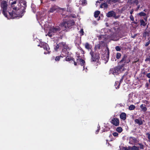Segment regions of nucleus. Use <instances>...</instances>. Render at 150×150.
Returning <instances> with one entry per match:
<instances>
[{
    "mask_svg": "<svg viewBox=\"0 0 150 150\" xmlns=\"http://www.w3.org/2000/svg\"><path fill=\"white\" fill-rule=\"evenodd\" d=\"M11 7L13 9L11 11L8 12V18L11 19H14L17 17H21V11L19 8L17 7L16 1L11 3Z\"/></svg>",
    "mask_w": 150,
    "mask_h": 150,
    "instance_id": "f257e3e1",
    "label": "nucleus"
},
{
    "mask_svg": "<svg viewBox=\"0 0 150 150\" xmlns=\"http://www.w3.org/2000/svg\"><path fill=\"white\" fill-rule=\"evenodd\" d=\"M8 5L6 1H3L1 2V7L2 10V13L5 17L8 19L10 18H8V11H7Z\"/></svg>",
    "mask_w": 150,
    "mask_h": 150,
    "instance_id": "f03ea898",
    "label": "nucleus"
},
{
    "mask_svg": "<svg viewBox=\"0 0 150 150\" xmlns=\"http://www.w3.org/2000/svg\"><path fill=\"white\" fill-rule=\"evenodd\" d=\"M90 54L91 56V62H96L97 63H100L99 59L100 58V54L97 52L94 53L92 50H91Z\"/></svg>",
    "mask_w": 150,
    "mask_h": 150,
    "instance_id": "7ed1b4c3",
    "label": "nucleus"
},
{
    "mask_svg": "<svg viewBox=\"0 0 150 150\" xmlns=\"http://www.w3.org/2000/svg\"><path fill=\"white\" fill-rule=\"evenodd\" d=\"M75 24V23L73 20H70L63 21L62 25L66 29H71Z\"/></svg>",
    "mask_w": 150,
    "mask_h": 150,
    "instance_id": "20e7f679",
    "label": "nucleus"
},
{
    "mask_svg": "<svg viewBox=\"0 0 150 150\" xmlns=\"http://www.w3.org/2000/svg\"><path fill=\"white\" fill-rule=\"evenodd\" d=\"M61 30L60 27L58 26L51 27L49 29V31L47 34L50 37H51L54 35V33L57 32H59Z\"/></svg>",
    "mask_w": 150,
    "mask_h": 150,
    "instance_id": "39448f33",
    "label": "nucleus"
},
{
    "mask_svg": "<svg viewBox=\"0 0 150 150\" xmlns=\"http://www.w3.org/2000/svg\"><path fill=\"white\" fill-rule=\"evenodd\" d=\"M130 61L129 58L127 57V55L124 54L122 57V59L119 62V63L122 64L121 67H123L125 65L128 63Z\"/></svg>",
    "mask_w": 150,
    "mask_h": 150,
    "instance_id": "423d86ee",
    "label": "nucleus"
},
{
    "mask_svg": "<svg viewBox=\"0 0 150 150\" xmlns=\"http://www.w3.org/2000/svg\"><path fill=\"white\" fill-rule=\"evenodd\" d=\"M120 69L121 67L119 66L110 69L109 71V74H112L114 75H118L120 72Z\"/></svg>",
    "mask_w": 150,
    "mask_h": 150,
    "instance_id": "0eeeda50",
    "label": "nucleus"
},
{
    "mask_svg": "<svg viewBox=\"0 0 150 150\" xmlns=\"http://www.w3.org/2000/svg\"><path fill=\"white\" fill-rule=\"evenodd\" d=\"M41 47H43V49L46 51L44 52V54H47L50 53L51 52L50 49L49 47L48 44L45 43H42L40 46Z\"/></svg>",
    "mask_w": 150,
    "mask_h": 150,
    "instance_id": "6e6552de",
    "label": "nucleus"
},
{
    "mask_svg": "<svg viewBox=\"0 0 150 150\" xmlns=\"http://www.w3.org/2000/svg\"><path fill=\"white\" fill-rule=\"evenodd\" d=\"M110 122L113 125L116 126H119L120 124L119 120L117 118H113L111 120Z\"/></svg>",
    "mask_w": 150,
    "mask_h": 150,
    "instance_id": "1a4fd4ad",
    "label": "nucleus"
},
{
    "mask_svg": "<svg viewBox=\"0 0 150 150\" xmlns=\"http://www.w3.org/2000/svg\"><path fill=\"white\" fill-rule=\"evenodd\" d=\"M106 16L108 18L113 17L115 18H117L116 16L115 12L113 11H111L108 12L106 14Z\"/></svg>",
    "mask_w": 150,
    "mask_h": 150,
    "instance_id": "9d476101",
    "label": "nucleus"
},
{
    "mask_svg": "<svg viewBox=\"0 0 150 150\" xmlns=\"http://www.w3.org/2000/svg\"><path fill=\"white\" fill-rule=\"evenodd\" d=\"M61 9V8H60L59 7L56 5L52 6L50 8V10L48 11V12L49 13H52L55 11Z\"/></svg>",
    "mask_w": 150,
    "mask_h": 150,
    "instance_id": "9b49d317",
    "label": "nucleus"
},
{
    "mask_svg": "<svg viewBox=\"0 0 150 150\" xmlns=\"http://www.w3.org/2000/svg\"><path fill=\"white\" fill-rule=\"evenodd\" d=\"M22 3L24 6H22L21 7L22 11H20V12L21 13V17L23 16L24 13L25 12V10L27 7L26 3L25 1H24Z\"/></svg>",
    "mask_w": 150,
    "mask_h": 150,
    "instance_id": "f8f14e48",
    "label": "nucleus"
},
{
    "mask_svg": "<svg viewBox=\"0 0 150 150\" xmlns=\"http://www.w3.org/2000/svg\"><path fill=\"white\" fill-rule=\"evenodd\" d=\"M66 57L65 60L66 61H70L72 60L74 62V63L75 66L77 65V62H76L74 58L72 57L69 56L68 55H67V56H66Z\"/></svg>",
    "mask_w": 150,
    "mask_h": 150,
    "instance_id": "ddd939ff",
    "label": "nucleus"
},
{
    "mask_svg": "<svg viewBox=\"0 0 150 150\" xmlns=\"http://www.w3.org/2000/svg\"><path fill=\"white\" fill-rule=\"evenodd\" d=\"M60 44V45H61V48L63 47L62 49L68 50H70V48H69V47H68V45L66 44L65 42H61Z\"/></svg>",
    "mask_w": 150,
    "mask_h": 150,
    "instance_id": "4468645a",
    "label": "nucleus"
},
{
    "mask_svg": "<svg viewBox=\"0 0 150 150\" xmlns=\"http://www.w3.org/2000/svg\"><path fill=\"white\" fill-rule=\"evenodd\" d=\"M68 50L62 49L61 52V55L63 57L66 56L67 55H69V52L67 51Z\"/></svg>",
    "mask_w": 150,
    "mask_h": 150,
    "instance_id": "2eb2a0df",
    "label": "nucleus"
},
{
    "mask_svg": "<svg viewBox=\"0 0 150 150\" xmlns=\"http://www.w3.org/2000/svg\"><path fill=\"white\" fill-rule=\"evenodd\" d=\"M134 122L136 124H138L139 125H141L143 123L142 119L141 118L136 119L134 120Z\"/></svg>",
    "mask_w": 150,
    "mask_h": 150,
    "instance_id": "dca6fc26",
    "label": "nucleus"
},
{
    "mask_svg": "<svg viewBox=\"0 0 150 150\" xmlns=\"http://www.w3.org/2000/svg\"><path fill=\"white\" fill-rule=\"evenodd\" d=\"M140 108H141L142 110L144 112H145L147 110L146 105L144 104H141L140 106Z\"/></svg>",
    "mask_w": 150,
    "mask_h": 150,
    "instance_id": "f3484780",
    "label": "nucleus"
},
{
    "mask_svg": "<svg viewBox=\"0 0 150 150\" xmlns=\"http://www.w3.org/2000/svg\"><path fill=\"white\" fill-rule=\"evenodd\" d=\"M120 118L123 120H125L126 118V114L125 112H122L120 115Z\"/></svg>",
    "mask_w": 150,
    "mask_h": 150,
    "instance_id": "a211bd4d",
    "label": "nucleus"
},
{
    "mask_svg": "<svg viewBox=\"0 0 150 150\" xmlns=\"http://www.w3.org/2000/svg\"><path fill=\"white\" fill-rule=\"evenodd\" d=\"M108 5L106 3H104L101 4L100 6V8H104V9L107 8H108Z\"/></svg>",
    "mask_w": 150,
    "mask_h": 150,
    "instance_id": "6ab92c4d",
    "label": "nucleus"
},
{
    "mask_svg": "<svg viewBox=\"0 0 150 150\" xmlns=\"http://www.w3.org/2000/svg\"><path fill=\"white\" fill-rule=\"evenodd\" d=\"M60 42L58 44L57 43V45L54 46V49L55 51H57L58 49L60 48H61V45H60Z\"/></svg>",
    "mask_w": 150,
    "mask_h": 150,
    "instance_id": "aec40b11",
    "label": "nucleus"
},
{
    "mask_svg": "<svg viewBox=\"0 0 150 150\" xmlns=\"http://www.w3.org/2000/svg\"><path fill=\"white\" fill-rule=\"evenodd\" d=\"M120 85V83H119L118 81H115V86L116 89H117L119 88Z\"/></svg>",
    "mask_w": 150,
    "mask_h": 150,
    "instance_id": "412c9836",
    "label": "nucleus"
},
{
    "mask_svg": "<svg viewBox=\"0 0 150 150\" xmlns=\"http://www.w3.org/2000/svg\"><path fill=\"white\" fill-rule=\"evenodd\" d=\"M61 58H62L63 57L61 55L59 56H57L55 57V60L56 62H59L60 61Z\"/></svg>",
    "mask_w": 150,
    "mask_h": 150,
    "instance_id": "4be33fe9",
    "label": "nucleus"
},
{
    "mask_svg": "<svg viewBox=\"0 0 150 150\" xmlns=\"http://www.w3.org/2000/svg\"><path fill=\"white\" fill-rule=\"evenodd\" d=\"M80 64L81 66H83V67L84 68V66L85 65V61L82 59H81V60H80Z\"/></svg>",
    "mask_w": 150,
    "mask_h": 150,
    "instance_id": "5701e85b",
    "label": "nucleus"
},
{
    "mask_svg": "<svg viewBox=\"0 0 150 150\" xmlns=\"http://www.w3.org/2000/svg\"><path fill=\"white\" fill-rule=\"evenodd\" d=\"M140 22L141 26L143 25L144 26H145L146 25V23H145L143 19L140 20Z\"/></svg>",
    "mask_w": 150,
    "mask_h": 150,
    "instance_id": "b1692460",
    "label": "nucleus"
},
{
    "mask_svg": "<svg viewBox=\"0 0 150 150\" xmlns=\"http://www.w3.org/2000/svg\"><path fill=\"white\" fill-rule=\"evenodd\" d=\"M100 13V12L99 11H96L94 13V16L96 18L98 17Z\"/></svg>",
    "mask_w": 150,
    "mask_h": 150,
    "instance_id": "393cba45",
    "label": "nucleus"
},
{
    "mask_svg": "<svg viewBox=\"0 0 150 150\" xmlns=\"http://www.w3.org/2000/svg\"><path fill=\"white\" fill-rule=\"evenodd\" d=\"M85 47L86 49L88 50L91 49V47L88 42H86L85 43Z\"/></svg>",
    "mask_w": 150,
    "mask_h": 150,
    "instance_id": "a878e982",
    "label": "nucleus"
},
{
    "mask_svg": "<svg viewBox=\"0 0 150 150\" xmlns=\"http://www.w3.org/2000/svg\"><path fill=\"white\" fill-rule=\"evenodd\" d=\"M130 142H131V143L136 142V138L134 137H130L129 138Z\"/></svg>",
    "mask_w": 150,
    "mask_h": 150,
    "instance_id": "bb28decb",
    "label": "nucleus"
},
{
    "mask_svg": "<svg viewBox=\"0 0 150 150\" xmlns=\"http://www.w3.org/2000/svg\"><path fill=\"white\" fill-rule=\"evenodd\" d=\"M132 4H135L137 5L139 4V1L138 0H130Z\"/></svg>",
    "mask_w": 150,
    "mask_h": 150,
    "instance_id": "cd10ccee",
    "label": "nucleus"
},
{
    "mask_svg": "<svg viewBox=\"0 0 150 150\" xmlns=\"http://www.w3.org/2000/svg\"><path fill=\"white\" fill-rule=\"evenodd\" d=\"M116 130L119 133H121L123 129L121 127H118L116 129Z\"/></svg>",
    "mask_w": 150,
    "mask_h": 150,
    "instance_id": "c85d7f7f",
    "label": "nucleus"
},
{
    "mask_svg": "<svg viewBox=\"0 0 150 150\" xmlns=\"http://www.w3.org/2000/svg\"><path fill=\"white\" fill-rule=\"evenodd\" d=\"M135 108V105H130L129 107V110H134Z\"/></svg>",
    "mask_w": 150,
    "mask_h": 150,
    "instance_id": "c756f323",
    "label": "nucleus"
},
{
    "mask_svg": "<svg viewBox=\"0 0 150 150\" xmlns=\"http://www.w3.org/2000/svg\"><path fill=\"white\" fill-rule=\"evenodd\" d=\"M107 55H106V58H107V59L108 60L109 58V57L110 51H109V49L108 47H107Z\"/></svg>",
    "mask_w": 150,
    "mask_h": 150,
    "instance_id": "7c9ffc66",
    "label": "nucleus"
},
{
    "mask_svg": "<svg viewBox=\"0 0 150 150\" xmlns=\"http://www.w3.org/2000/svg\"><path fill=\"white\" fill-rule=\"evenodd\" d=\"M121 54L120 53L117 52L116 54V58L117 59H119L121 57Z\"/></svg>",
    "mask_w": 150,
    "mask_h": 150,
    "instance_id": "2f4dec72",
    "label": "nucleus"
},
{
    "mask_svg": "<svg viewBox=\"0 0 150 150\" xmlns=\"http://www.w3.org/2000/svg\"><path fill=\"white\" fill-rule=\"evenodd\" d=\"M139 15L141 16H146V14L144 12H141L139 13Z\"/></svg>",
    "mask_w": 150,
    "mask_h": 150,
    "instance_id": "473e14b6",
    "label": "nucleus"
},
{
    "mask_svg": "<svg viewBox=\"0 0 150 150\" xmlns=\"http://www.w3.org/2000/svg\"><path fill=\"white\" fill-rule=\"evenodd\" d=\"M81 59L79 57H77V58H76V62H77V65L80 64V60H81Z\"/></svg>",
    "mask_w": 150,
    "mask_h": 150,
    "instance_id": "72a5a7b5",
    "label": "nucleus"
},
{
    "mask_svg": "<svg viewBox=\"0 0 150 150\" xmlns=\"http://www.w3.org/2000/svg\"><path fill=\"white\" fill-rule=\"evenodd\" d=\"M131 150H139V148L135 146L131 147Z\"/></svg>",
    "mask_w": 150,
    "mask_h": 150,
    "instance_id": "f704fd0d",
    "label": "nucleus"
},
{
    "mask_svg": "<svg viewBox=\"0 0 150 150\" xmlns=\"http://www.w3.org/2000/svg\"><path fill=\"white\" fill-rule=\"evenodd\" d=\"M119 1H120V0H109L108 3H110V2L115 3L117 2H119Z\"/></svg>",
    "mask_w": 150,
    "mask_h": 150,
    "instance_id": "c9c22d12",
    "label": "nucleus"
},
{
    "mask_svg": "<svg viewBox=\"0 0 150 150\" xmlns=\"http://www.w3.org/2000/svg\"><path fill=\"white\" fill-rule=\"evenodd\" d=\"M115 49L116 51H120L121 50V47L119 46H116L115 47Z\"/></svg>",
    "mask_w": 150,
    "mask_h": 150,
    "instance_id": "e433bc0d",
    "label": "nucleus"
},
{
    "mask_svg": "<svg viewBox=\"0 0 150 150\" xmlns=\"http://www.w3.org/2000/svg\"><path fill=\"white\" fill-rule=\"evenodd\" d=\"M79 32L80 34V36H82V35H84V32L83 30V28L81 29L80 30Z\"/></svg>",
    "mask_w": 150,
    "mask_h": 150,
    "instance_id": "4c0bfd02",
    "label": "nucleus"
},
{
    "mask_svg": "<svg viewBox=\"0 0 150 150\" xmlns=\"http://www.w3.org/2000/svg\"><path fill=\"white\" fill-rule=\"evenodd\" d=\"M148 34V33L146 31L144 32L143 33V36L144 37H146L147 35Z\"/></svg>",
    "mask_w": 150,
    "mask_h": 150,
    "instance_id": "58836bf2",
    "label": "nucleus"
},
{
    "mask_svg": "<svg viewBox=\"0 0 150 150\" xmlns=\"http://www.w3.org/2000/svg\"><path fill=\"white\" fill-rule=\"evenodd\" d=\"M101 45L100 44H98L95 46V48L100 49V48Z\"/></svg>",
    "mask_w": 150,
    "mask_h": 150,
    "instance_id": "ea45409f",
    "label": "nucleus"
},
{
    "mask_svg": "<svg viewBox=\"0 0 150 150\" xmlns=\"http://www.w3.org/2000/svg\"><path fill=\"white\" fill-rule=\"evenodd\" d=\"M139 148L141 149H144V146L143 144H139Z\"/></svg>",
    "mask_w": 150,
    "mask_h": 150,
    "instance_id": "a19ab883",
    "label": "nucleus"
},
{
    "mask_svg": "<svg viewBox=\"0 0 150 150\" xmlns=\"http://www.w3.org/2000/svg\"><path fill=\"white\" fill-rule=\"evenodd\" d=\"M115 137H117L118 135V134L116 132H114L112 134Z\"/></svg>",
    "mask_w": 150,
    "mask_h": 150,
    "instance_id": "79ce46f5",
    "label": "nucleus"
},
{
    "mask_svg": "<svg viewBox=\"0 0 150 150\" xmlns=\"http://www.w3.org/2000/svg\"><path fill=\"white\" fill-rule=\"evenodd\" d=\"M145 61H150V56H147L145 59Z\"/></svg>",
    "mask_w": 150,
    "mask_h": 150,
    "instance_id": "37998d69",
    "label": "nucleus"
},
{
    "mask_svg": "<svg viewBox=\"0 0 150 150\" xmlns=\"http://www.w3.org/2000/svg\"><path fill=\"white\" fill-rule=\"evenodd\" d=\"M146 135L147 136L148 139L150 140V133H147L146 134Z\"/></svg>",
    "mask_w": 150,
    "mask_h": 150,
    "instance_id": "c03bdc74",
    "label": "nucleus"
},
{
    "mask_svg": "<svg viewBox=\"0 0 150 150\" xmlns=\"http://www.w3.org/2000/svg\"><path fill=\"white\" fill-rule=\"evenodd\" d=\"M127 7L125 6H123L121 9L122 11H124L127 9Z\"/></svg>",
    "mask_w": 150,
    "mask_h": 150,
    "instance_id": "a18cd8bd",
    "label": "nucleus"
},
{
    "mask_svg": "<svg viewBox=\"0 0 150 150\" xmlns=\"http://www.w3.org/2000/svg\"><path fill=\"white\" fill-rule=\"evenodd\" d=\"M150 43V40H149L148 42H146L145 45V46L147 47L149 45Z\"/></svg>",
    "mask_w": 150,
    "mask_h": 150,
    "instance_id": "49530a36",
    "label": "nucleus"
},
{
    "mask_svg": "<svg viewBox=\"0 0 150 150\" xmlns=\"http://www.w3.org/2000/svg\"><path fill=\"white\" fill-rule=\"evenodd\" d=\"M83 4H87V1L86 0H83L82 1Z\"/></svg>",
    "mask_w": 150,
    "mask_h": 150,
    "instance_id": "de8ad7c7",
    "label": "nucleus"
},
{
    "mask_svg": "<svg viewBox=\"0 0 150 150\" xmlns=\"http://www.w3.org/2000/svg\"><path fill=\"white\" fill-rule=\"evenodd\" d=\"M130 20L132 21H134V18L133 16L132 15H131L130 16Z\"/></svg>",
    "mask_w": 150,
    "mask_h": 150,
    "instance_id": "09e8293b",
    "label": "nucleus"
},
{
    "mask_svg": "<svg viewBox=\"0 0 150 150\" xmlns=\"http://www.w3.org/2000/svg\"><path fill=\"white\" fill-rule=\"evenodd\" d=\"M100 126H99V125H98V129L96 131V134H98V133L99 131V129H100Z\"/></svg>",
    "mask_w": 150,
    "mask_h": 150,
    "instance_id": "8fccbe9b",
    "label": "nucleus"
},
{
    "mask_svg": "<svg viewBox=\"0 0 150 150\" xmlns=\"http://www.w3.org/2000/svg\"><path fill=\"white\" fill-rule=\"evenodd\" d=\"M123 79H124V76H122L120 80V82H119V83H121L123 81Z\"/></svg>",
    "mask_w": 150,
    "mask_h": 150,
    "instance_id": "3c124183",
    "label": "nucleus"
},
{
    "mask_svg": "<svg viewBox=\"0 0 150 150\" xmlns=\"http://www.w3.org/2000/svg\"><path fill=\"white\" fill-rule=\"evenodd\" d=\"M146 76L148 78H150V73L147 74Z\"/></svg>",
    "mask_w": 150,
    "mask_h": 150,
    "instance_id": "603ef678",
    "label": "nucleus"
},
{
    "mask_svg": "<svg viewBox=\"0 0 150 150\" xmlns=\"http://www.w3.org/2000/svg\"><path fill=\"white\" fill-rule=\"evenodd\" d=\"M142 102L147 104L148 103V101L146 100H143L142 101Z\"/></svg>",
    "mask_w": 150,
    "mask_h": 150,
    "instance_id": "864d4df0",
    "label": "nucleus"
},
{
    "mask_svg": "<svg viewBox=\"0 0 150 150\" xmlns=\"http://www.w3.org/2000/svg\"><path fill=\"white\" fill-rule=\"evenodd\" d=\"M55 59V57H54L52 56V57H51L50 59H51V60H53Z\"/></svg>",
    "mask_w": 150,
    "mask_h": 150,
    "instance_id": "5fc2aeb1",
    "label": "nucleus"
},
{
    "mask_svg": "<svg viewBox=\"0 0 150 150\" xmlns=\"http://www.w3.org/2000/svg\"><path fill=\"white\" fill-rule=\"evenodd\" d=\"M134 12V9H132L131 11H130V14H131V15H132V13H133Z\"/></svg>",
    "mask_w": 150,
    "mask_h": 150,
    "instance_id": "6e6d98bb",
    "label": "nucleus"
},
{
    "mask_svg": "<svg viewBox=\"0 0 150 150\" xmlns=\"http://www.w3.org/2000/svg\"><path fill=\"white\" fill-rule=\"evenodd\" d=\"M149 86V83H146V84H145V87L146 88H148Z\"/></svg>",
    "mask_w": 150,
    "mask_h": 150,
    "instance_id": "4d7b16f0",
    "label": "nucleus"
},
{
    "mask_svg": "<svg viewBox=\"0 0 150 150\" xmlns=\"http://www.w3.org/2000/svg\"><path fill=\"white\" fill-rule=\"evenodd\" d=\"M140 5H138L137 7V8H136L137 10H138L139 9V8H140Z\"/></svg>",
    "mask_w": 150,
    "mask_h": 150,
    "instance_id": "13d9d810",
    "label": "nucleus"
},
{
    "mask_svg": "<svg viewBox=\"0 0 150 150\" xmlns=\"http://www.w3.org/2000/svg\"><path fill=\"white\" fill-rule=\"evenodd\" d=\"M128 150H131V147L129 146L128 147Z\"/></svg>",
    "mask_w": 150,
    "mask_h": 150,
    "instance_id": "bf43d9fd",
    "label": "nucleus"
},
{
    "mask_svg": "<svg viewBox=\"0 0 150 150\" xmlns=\"http://www.w3.org/2000/svg\"><path fill=\"white\" fill-rule=\"evenodd\" d=\"M123 149L125 150H128V148L127 147H124L123 148Z\"/></svg>",
    "mask_w": 150,
    "mask_h": 150,
    "instance_id": "052dcab7",
    "label": "nucleus"
},
{
    "mask_svg": "<svg viewBox=\"0 0 150 150\" xmlns=\"http://www.w3.org/2000/svg\"><path fill=\"white\" fill-rule=\"evenodd\" d=\"M133 23H134V24H137V22H135V21H134V22H133Z\"/></svg>",
    "mask_w": 150,
    "mask_h": 150,
    "instance_id": "680f3d73",
    "label": "nucleus"
},
{
    "mask_svg": "<svg viewBox=\"0 0 150 150\" xmlns=\"http://www.w3.org/2000/svg\"><path fill=\"white\" fill-rule=\"evenodd\" d=\"M144 11L145 12H146V9H144Z\"/></svg>",
    "mask_w": 150,
    "mask_h": 150,
    "instance_id": "e2e57ef3",
    "label": "nucleus"
},
{
    "mask_svg": "<svg viewBox=\"0 0 150 150\" xmlns=\"http://www.w3.org/2000/svg\"><path fill=\"white\" fill-rule=\"evenodd\" d=\"M100 3V2L99 1H96V3Z\"/></svg>",
    "mask_w": 150,
    "mask_h": 150,
    "instance_id": "0e129e2a",
    "label": "nucleus"
},
{
    "mask_svg": "<svg viewBox=\"0 0 150 150\" xmlns=\"http://www.w3.org/2000/svg\"><path fill=\"white\" fill-rule=\"evenodd\" d=\"M135 36H136V35H134V36H133V37H132L133 38H135Z\"/></svg>",
    "mask_w": 150,
    "mask_h": 150,
    "instance_id": "69168bd1",
    "label": "nucleus"
},
{
    "mask_svg": "<svg viewBox=\"0 0 150 150\" xmlns=\"http://www.w3.org/2000/svg\"><path fill=\"white\" fill-rule=\"evenodd\" d=\"M111 136H112V135L111 134H110L109 137H110Z\"/></svg>",
    "mask_w": 150,
    "mask_h": 150,
    "instance_id": "338daca9",
    "label": "nucleus"
},
{
    "mask_svg": "<svg viewBox=\"0 0 150 150\" xmlns=\"http://www.w3.org/2000/svg\"><path fill=\"white\" fill-rule=\"evenodd\" d=\"M149 82L150 83V79H149Z\"/></svg>",
    "mask_w": 150,
    "mask_h": 150,
    "instance_id": "774afa93",
    "label": "nucleus"
}]
</instances>
